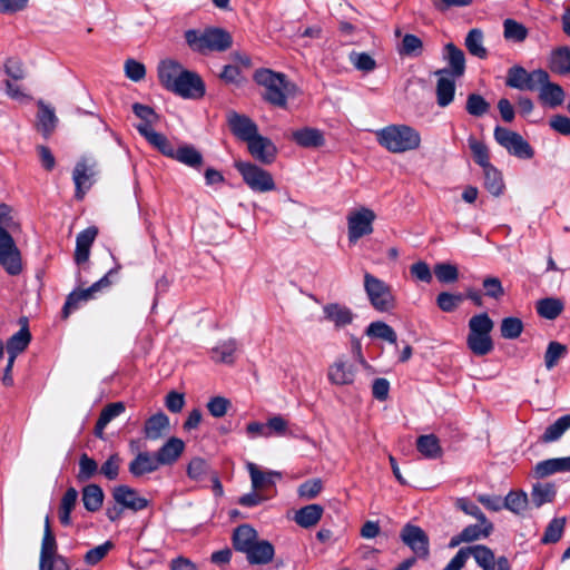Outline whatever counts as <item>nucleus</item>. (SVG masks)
I'll use <instances>...</instances> for the list:
<instances>
[{
  "label": "nucleus",
  "mask_w": 570,
  "mask_h": 570,
  "mask_svg": "<svg viewBox=\"0 0 570 570\" xmlns=\"http://www.w3.org/2000/svg\"><path fill=\"white\" fill-rule=\"evenodd\" d=\"M158 79L166 90L185 99H199L206 91L200 76L185 69L175 60H165L159 63Z\"/></svg>",
  "instance_id": "1"
},
{
  "label": "nucleus",
  "mask_w": 570,
  "mask_h": 570,
  "mask_svg": "<svg viewBox=\"0 0 570 570\" xmlns=\"http://www.w3.org/2000/svg\"><path fill=\"white\" fill-rule=\"evenodd\" d=\"M188 47L200 55L210 51L223 52L233 45V38L228 31L218 27H208L203 31L189 29L185 32Z\"/></svg>",
  "instance_id": "2"
},
{
  "label": "nucleus",
  "mask_w": 570,
  "mask_h": 570,
  "mask_svg": "<svg viewBox=\"0 0 570 570\" xmlns=\"http://www.w3.org/2000/svg\"><path fill=\"white\" fill-rule=\"evenodd\" d=\"M379 144L390 153L401 154L420 147L417 130L406 125H390L376 131Z\"/></svg>",
  "instance_id": "3"
},
{
  "label": "nucleus",
  "mask_w": 570,
  "mask_h": 570,
  "mask_svg": "<svg viewBox=\"0 0 570 570\" xmlns=\"http://www.w3.org/2000/svg\"><path fill=\"white\" fill-rule=\"evenodd\" d=\"M254 80L265 88L264 99L277 107H286L287 81L283 73L274 72L269 69H259L254 73Z\"/></svg>",
  "instance_id": "4"
},
{
  "label": "nucleus",
  "mask_w": 570,
  "mask_h": 570,
  "mask_svg": "<svg viewBox=\"0 0 570 570\" xmlns=\"http://www.w3.org/2000/svg\"><path fill=\"white\" fill-rule=\"evenodd\" d=\"M364 289L376 311L390 312L395 307V298L390 285L370 273L364 275Z\"/></svg>",
  "instance_id": "5"
},
{
  "label": "nucleus",
  "mask_w": 570,
  "mask_h": 570,
  "mask_svg": "<svg viewBox=\"0 0 570 570\" xmlns=\"http://www.w3.org/2000/svg\"><path fill=\"white\" fill-rule=\"evenodd\" d=\"M39 569H70L67 559L58 553V544L50 527L49 517L45 520Z\"/></svg>",
  "instance_id": "6"
},
{
  "label": "nucleus",
  "mask_w": 570,
  "mask_h": 570,
  "mask_svg": "<svg viewBox=\"0 0 570 570\" xmlns=\"http://www.w3.org/2000/svg\"><path fill=\"white\" fill-rule=\"evenodd\" d=\"M235 168L253 191L267 193L276 188L272 174L253 163L236 161Z\"/></svg>",
  "instance_id": "7"
},
{
  "label": "nucleus",
  "mask_w": 570,
  "mask_h": 570,
  "mask_svg": "<svg viewBox=\"0 0 570 570\" xmlns=\"http://www.w3.org/2000/svg\"><path fill=\"white\" fill-rule=\"evenodd\" d=\"M548 78L549 73L543 69L528 72L522 66L514 65L507 71L505 86L518 90L535 91Z\"/></svg>",
  "instance_id": "8"
},
{
  "label": "nucleus",
  "mask_w": 570,
  "mask_h": 570,
  "mask_svg": "<svg viewBox=\"0 0 570 570\" xmlns=\"http://www.w3.org/2000/svg\"><path fill=\"white\" fill-rule=\"evenodd\" d=\"M119 269L120 265H117L116 267L111 268L104 277L95 282L90 287L71 292L68 295L62 308L63 317L67 318L73 309H77L80 302H86L92 298L94 295L99 291L109 287L112 284L111 277L117 275Z\"/></svg>",
  "instance_id": "9"
},
{
  "label": "nucleus",
  "mask_w": 570,
  "mask_h": 570,
  "mask_svg": "<svg viewBox=\"0 0 570 570\" xmlns=\"http://www.w3.org/2000/svg\"><path fill=\"white\" fill-rule=\"evenodd\" d=\"M495 141L505 148L509 154L522 158L530 159L533 157V149L530 144L518 132L497 126L494 129Z\"/></svg>",
  "instance_id": "10"
},
{
  "label": "nucleus",
  "mask_w": 570,
  "mask_h": 570,
  "mask_svg": "<svg viewBox=\"0 0 570 570\" xmlns=\"http://www.w3.org/2000/svg\"><path fill=\"white\" fill-rule=\"evenodd\" d=\"M0 265L12 276L22 271L21 254L10 233L0 225Z\"/></svg>",
  "instance_id": "11"
},
{
  "label": "nucleus",
  "mask_w": 570,
  "mask_h": 570,
  "mask_svg": "<svg viewBox=\"0 0 570 570\" xmlns=\"http://www.w3.org/2000/svg\"><path fill=\"white\" fill-rule=\"evenodd\" d=\"M375 213L366 207L352 212L347 216L348 242L355 244L361 237L373 233Z\"/></svg>",
  "instance_id": "12"
},
{
  "label": "nucleus",
  "mask_w": 570,
  "mask_h": 570,
  "mask_svg": "<svg viewBox=\"0 0 570 570\" xmlns=\"http://www.w3.org/2000/svg\"><path fill=\"white\" fill-rule=\"evenodd\" d=\"M114 501L121 505L124 510L138 512L148 507L149 501L146 498L139 497L137 490L128 485H117L112 490Z\"/></svg>",
  "instance_id": "13"
},
{
  "label": "nucleus",
  "mask_w": 570,
  "mask_h": 570,
  "mask_svg": "<svg viewBox=\"0 0 570 570\" xmlns=\"http://www.w3.org/2000/svg\"><path fill=\"white\" fill-rule=\"evenodd\" d=\"M400 537L417 557L424 558L429 554V538L420 527L407 523Z\"/></svg>",
  "instance_id": "14"
},
{
  "label": "nucleus",
  "mask_w": 570,
  "mask_h": 570,
  "mask_svg": "<svg viewBox=\"0 0 570 570\" xmlns=\"http://www.w3.org/2000/svg\"><path fill=\"white\" fill-rule=\"evenodd\" d=\"M230 131L246 144L258 135L257 125L247 116L236 111H229L227 115Z\"/></svg>",
  "instance_id": "15"
},
{
  "label": "nucleus",
  "mask_w": 570,
  "mask_h": 570,
  "mask_svg": "<svg viewBox=\"0 0 570 570\" xmlns=\"http://www.w3.org/2000/svg\"><path fill=\"white\" fill-rule=\"evenodd\" d=\"M247 148L249 154L264 165L273 164L277 156V147L275 144L269 138L259 134L247 142Z\"/></svg>",
  "instance_id": "16"
},
{
  "label": "nucleus",
  "mask_w": 570,
  "mask_h": 570,
  "mask_svg": "<svg viewBox=\"0 0 570 570\" xmlns=\"http://www.w3.org/2000/svg\"><path fill=\"white\" fill-rule=\"evenodd\" d=\"M434 75L439 77L435 88L436 104L439 107L445 108L454 100L456 78L449 76L448 69H439Z\"/></svg>",
  "instance_id": "17"
},
{
  "label": "nucleus",
  "mask_w": 570,
  "mask_h": 570,
  "mask_svg": "<svg viewBox=\"0 0 570 570\" xmlns=\"http://www.w3.org/2000/svg\"><path fill=\"white\" fill-rule=\"evenodd\" d=\"M474 550L475 562L482 570H511L508 558L501 556L495 559L493 551L487 546Z\"/></svg>",
  "instance_id": "18"
},
{
  "label": "nucleus",
  "mask_w": 570,
  "mask_h": 570,
  "mask_svg": "<svg viewBox=\"0 0 570 570\" xmlns=\"http://www.w3.org/2000/svg\"><path fill=\"white\" fill-rule=\"evenodd\" d=\"M98 235V228L90 226L77 235L75 262L78 265L86 263L89 259L90 248Z\"/></svg>",
  "instance_id": "19"
},
{
  "label": "nucleus",
  "mask_w": 570,
  "mask_h": 570,
  "mask_svg": "<svg viewBox=\"0 0 570 570\" xmlns=\"http://www.w3.org/2000/svg\"><path fill=\"white\" fill-rule=\"evenodd\" d=\"M136 129L155 149L164 156L173 158L176 148L164 134L157 132L146 125L136 126Z\"/></svg>",
  "instance_id": "20"
},
{
  "label": "nucleus",
  "mask_w": 570,
  "mask_h": 570,
  "mask_svg": "<svg viewBox=\"0 0 570 570\" xmlns=\"http://www.w3.org/2000/svg\"><path fill=\"white\" fill-rule=\"evenodd\" d=\"M94 168L86 160L78 161L72 173V179L76 186V198L82 199L85 193L92 185Z\"/></svg>",
  "instance_id": "21"
},
{
  "label": "nucleus",
  "mask_w": 570,
  "mask_h": 570,
  "mask_svg": "<svg viewBox=\"0 0 570 570\" xmlns=\"http://www.w3.org/2000/svg\"><path fill=\"white\" fill-rule=\"evenodd\" d=\"M184 450V441L176 436H171L158 449L156 456L160 465H171L179 459Z\"/></svg>",
  "instance_id": "22"
},
{
  "label": "nucleus",
  "mask_w": 570,
  "mask_h": 570,
  "mask_svg": "<svg viewBox=\"0 0 570 570\" xmlns=\"http://www.w3.org/2000/svg\"><path fill=\"white\" fill-rule=\"evenodd\" d=\"M169 417L164 412H158L146 420L144 435L147 440L156 441L168 433Z\"/></svg>",
  "instance_id": "23"
},
{
  "label": "nucleus",
  "mask_w": 570,
  "mask_h": 570,
  "mask_svg": "<svg viewBox=\"0 0 570 570\" xmlns=\"http://www.w3.org/2000/svg\"><path fill=\"white\" fill-rule=\"evenodd\" d=\"M160 464L157 460L156 454L145 451L139 452L135 459L129 463V472L136 476H142L144 474L153 473L159 469Z\"/></svg>",
  "instance_id": "24"
},
{
  "label": "nucleus",
  "mask_w": 570,
  "mask_h": 570,
  "mask_svg": "<svg viewBox=\"0 0 570 570\" xmlns=\"http://www.w3.org/2000/svg\"><path fill=\"white\" fill-rule=\"evenodd\" d=\"M327 376L332 384L348 385L354 382L355 367L343 360H337L328 367Z\"/></svg>",
  "instance_id": "25"
},
{
  "label": "nucleus",
  "mask_w": 570,
  "mask_h": 570,
  "mask_svg": "<svg viewBox=\"0 0 570 570\" xmlns=\"http://www.w3.org/2000/svg\"><path fill=\"white\" fill-rule=\"evenodd\" d=\"M245 554L250 564H267L273 560L275 550L269 541L257 540Z\"/></svg>",
  "instance_id": "26"
},
{
  "label": "nucleus",
  "mask_w": 570,
  "mask_h": 570,
  "mask_svg": "<svg viewBox=\"0 0 570 570\" xmlns=\"http://www.w3.org/2000/svg\"><path fill=\"white\" fill-rule=\"evenodd\" d=\"M37 114V130L41 132L45 138H49L55 131L58 118L55 114V109L46 105L42 100L38 102Z\"/></svg>",
  "instance_id": "27"
},
{
  "label": "nucleus",
  "mask_w": 570,
  "mask_h": 570,
  "mask_svg": "<svg viewBox=\"0 0 570 570\" xmlns=\"http://www.w3.org/2000/svg\"><path fill=\"white\" fill-rule=\"evenodd\" d=\"M540 101L551 108L560 106L564 100V91L558 83L550 82V77L539 86Z\"/></svg>",
  "instance_id": "28"
},
{
  "label": "nucleus",
  "mask_w": 570,
  "mask_h": 570,
  "mask_svg": "<svg viewBox=\"0 0 570 570\" xmlns=\"http://www.w3.org/2000/svg\"><path fill=\"white\" fill-rule=\"evenodd\" d=\"M445 59L449 63L448 75L453 78L462 77L465 72L464 52L452 42L445 46Z\"/></svg>",
  "instance_id": "29"
},
{
  "label": "nucleus",
  "mask_w": 570,
  "mask_h": 570,
  "mask_svg": "<svg viewBox=\"0 0 570 570\" xmlns=\"http://www.w3.org/2000/svg\"><path fill=\"white\" fill-rule=\"evenodd\" d=\"M247 470L250 475L252 488L255 491L263 490L265 488L272 487L275 484L276 479H281L282 474L276 471H262L255 463L248 462Z\"/></svg>",
  "instance_id": "30"
},
{
  "label": "nucleus",
  "mask_w": 570,
  "mask_h": 570,
  "mask_svg": "<svg viewBox=\"0 0 570 570\" xmlns=\"http://www.w3.org/2000/svg\"><path fill=\"white\" fill-rule=\"evenodd\" d=\"M566 471H570V456L541 461L535 464L533 473L535 478L543 479L557 472Z\"/></svg>",
  "instance_id": "31"
},
{
  "label": "nucleus",
  "mask_w": 570,
  "mask_h": 570,
  "mask_svg": "<svg viewBox=\"0 0 570 570\" xmlns=\"http://www.w3.org/2000/svg\"><path fill=\"white\" fill-rule=\"evenodd\" d=\"M292 139L301 147L317 148L324 145L323 132L316 128L304 127L292 132Z\"/></svg>",
  "instance_id": "32"
},
{
  "label": "nucleus",
  "mask_w": 570,
  "mask_h": 570,
  "mask_svg": "<svg viewBox=\"0 0 570 570\" xmlns=\"http://www.w3.org/2000/svg\"><path fill=\"white\" fill-rule=\"evenodd\" d=\"M323 312L325 315V318L332 323L336 327H343L353 322L354 314L351 311V308L337 304V303H331L323 307Z\"/></svg>",
  "instance_id": "33"
},
{
  "label": "nucleus",
  "mask_w": 570,
  "mask_h": 570,
  "mask_svg": "<svg viewBox=\"0 0 570 570\" xmlns=\"http://www.w3.org/2000/svg\"><path fill=\"white\" fill-rule=\"evenodd\" d=\"M257 531L248 525L242 524L237 527L233 534V544L237 551L244 552L254 544L257 539Z\"/></svg>",
  "instance_id": "34"
},
{
  "label": "nucleus",
  "mask_w": 570,
  "mask_h": 570,
  "mask_svg": "<svg viewBox=\"0 0 570 570\" xmlns=\"http://www.w3.org/2000/svg\"><path fill=\"white\" fill-rule=\"evenodd\" d=\"M324 509L320 504H309L296 511L294 520L303 528L315 525L322 518Z\"/></svg>",
  "instance_id": "35"
},
{
  "label": "nucleus",
  "mask_w": 570,
  "mask_h": 570,
  "mask_svg": "<svg viewBox=\"0 0 570 570\" xmlns=\"http://www.w3.org/2000/svg\"><path fill=\"white\" fill-rule=\"evenodd\" d=\"M104 491L98 484H88L82 489V503L87 511L97 512L102 507Z\"/></svg>",
  "instance_id": "36"
},
{
  "label": "nucleus",
  "mask_w": 570,
  "mask_h": 570,
  "mask_svg": "<svg viewBox=\"0 0 570 570\" xmlns=\"http://www.w3.org/2000/svg\"><path fill=\"white\" fill-rule=\"evenodd\" d=\"M557 489L554 483H535L531 491V503L535 508H540L546 503H550L554 500Z\"/></svg>",
  "instance_id": "37"
},
{
  "label": "nucleus",
  "mask_w": 570,
  "mask_h": 570,
  "mask_svg": "<svg viewBox=\"0 0 570 570\" xmlns=\"http://www.w3.org/2000/svg\"><path fill=\"white\" fill-rule=\"evenodd\" d=\"M173 159L196 169L203 165L202 154L191 145H183L176 148Z\"/></svg>",
  "instance_id": "38"
},
{
  "label": "nucleus",
  "mask_w": 570,
  "mask_h": 570,
  "mask_svg": "<svg viewBox=\"0 0 570 570\" xmlns=\"http://www.w3.org/2000/svg\"><path fill=\"white\" fill-rule=\"evenodd\" d=\"M494 327L493 321L488 313H481L472 316L469 320V334L468 336L480 337L490 336Z\"/></svg>",
  "instance_id": "39"
},
{
  "label": "nucleus",
  "mask_w": 570,
  "mask_h": 570,
  "mask_svg": "<svg viewBox=\"0 0 570 570\" xmlns=\"http://www.w3.org/2000/svg\"><path fill=\"white\" fill-rule=\"evenodd\" d=\"M550 69L559 75L570 72V47L563 46L554 49L550 55Z\"/></svg>",
  "instance_id": "40"
},
{
  "label": "nucleus",
  "mask_w": 570,
  "mask_h": 570,
  "mask_svg": "<svg viewBox=\"0 0 570 570\" xmlns=\"http://www.w3.org/2000/svg\"><path fill=\"white\" fill-rule=\"evenodd\" d=\"M31 334L27 326L21 327L7 342V352L10 357L17 358L29 345Z\"/></svg>",
  "instance_id": "41"
},
{
  "label": "nucleus",
  "mask_w": 570,
  "mask_h": 570,
  "mask_svg": "<svg viewBox=\"0 0 570 570\" xmlns=\"http://www.w3.org/2000/svg\"><path fill=\"white\" fill-rule=\"evenodd\" d=\"M483 31L479 28H474L468 32L464 41L468 51L480 59H485L488 57V50L483 46Z\"/></svg>",
  "instance_id": "42"
},
{
  "label": "nucleus",
  "mask_w": 570,
  "mask_h": 570,
  "mask_svg": "<svg viewBox=\"0 0 570 570\" xmlns=\"http://www.w3.org/2000/svg\"><path fill=\"white\" fill-rule=\"evenodd\" d=\"M416 448L428 459H438L442 455L439 439L434 434L419 436Z\"/></svg>",
  "instance_id": "43"
},
{
  "label": "nucleus",
  "mask_w": 570,
  "mask_h": 570,
  "mask_svg": "<svg viewBox=\"0 0 570 570\" xmlns=\"http://www.w3.org/2000/svg\"><path fill=\"white\" fill-rule=\"evenodd\" d=\"M493 531V524L489 520L470 524L461 531V539L465 542H473L479 539L488 538Z\"/></svg>",
  "instance_id": "44"
},
{
  "label": "nucleus",
  "mask_w": 570,
  "mask_h": 570,
  "mask_svg": "<svg viewBox=\"0 0 570 570\" xmlns=\"http://www.w3.org/2000/svg\"><path fill=\"white\" fill-rule=\"evenodd\" d=\"M570 428V414L559 417L553 424L549 425L540 440L543 443L558 441L563 433Z\"/></svg>",
  "instance_id": "45"
},
{
  "label": "nucleus",
  "mask_w": 570,
  "mask_h": 570,
  "mask_svg": "<svg viewBox=\"0 0 570 570\" xmlns=\"http://www.w3.org/2000/svg\"><path fill=\"white\" fill-rule=\"evenodd\" d=\"M237 342L234 338L222 342L212 351V357L216 362L230 364L235 360Z\"/></svg>",
  "instance_id": "46"
},
{
  "label": "nucleus",
  "mask_w": 570,
  "mask_h": 570,
  "mask_svg": "<svg viewBox=\"0 0 570 570\" xmlns=\"http://www.w3.org/2000/svg\"><path fill=\"white\" fill-rule=\"evenodd\" d=\"M484 186L488 191L494 196H499L504 187L501 173L491 164L483 167Z\"/></svg>",
  "instance_id": "47"
},
{
  "label": "nucleus",
  "mask_w": 570,
  "mask_h": 570,
  "mask_svg": "<svg viewBox=\"0 0 570 570\" xmlns=\"http://www.w3.org/2000/svg\"><path fill=\"white\" fill-rule=\"evenodd\" d=\"M563 311V303L558 298H542L537 303V312L547 320L557 318Z\"/></svg>",
  "instance_id": "48"
},
{
  "label": "nucleus",
  "mask_w": 570,
  "mask_h": 570,
  "mask_svg": "<svg viewBox=\"0 0 570 570\" xmlns=\"http://www.w3.org/2000/svg\"><path fill=\"white\" fill-rule=\"evenodd\" d=\"M366 335L384 340L391 344H395L397 341L395 331L382 321L372 322L366 328Z\"/></svg>",
  "instance_id": "49"
},
{
  "label": "nucleus",
  "mask_w": 570,
  "mask_h": 570,
  "mask_svg": "<svg viewBox=\"0 0 570 570\" xmlns=\"http://www.w3.org/2000/svg\"><path fill=\"white\" fill-rule=\"evenodd\" d=\"M397 52L401 56L419 57L423 52V42L417 36L406 33L397 47Z\"/></svg>",
  "instance_id": "50"
},
{
  "label": "nucleus",
  "mask_w": 570,
  "mask_h": 570,
  "mask_svg": "<svg viewBox=\"0 0 570 570\" xmlns=\"http://www.w3.org/2000/svg\"><path fill=\"white\" fill-rule=\"evenodd\" d=\"M529 504V499L523 491H510L503 500V508L510 510L515 514H521L525 511Z\"/></svg>",
  "instance_id": "51"
},
{
  "label": "nucleus",
  "mask_w": 570,
  "mask_h": 570,
  "mask_svg": "<svg viewBox=\"0 0 570 570\" xmlns=\"http://www.w3.org/2000/svg\"><path fill=\"white\" fill-rule=\"evenodd\" d=\"M503 35L507 40L522 42L528 37V29L513 19H505L503 22Z\"/></svg>",
  "instance_id": "52"
},
{
  "label": "nucleus",
  "mask_w": 570,
  "mask_h": 570,
  "mask_svg": "<svg viewBox=\"0 0 570 570\" xmlns=\"http://www.w3.org/2000/svg\"><path fill=\"white\" fill-rule=\"evenodd\" d=\"M466 345L469 350L476 356H484L491 353L494 348L491 336L466 337Z\"/></svg>",
  "instance_id": "53"
},
{
  "label": "nucleus",
  "mask_w": 570,
  "mask_h": 570,
  "mask_svg": "<svg viewBox=\"0 0 570 570\" xmlns=\"http://www.w3.org/2000/svg\"><path fill=\"white\" fill-rule=\"evenodd\" d=\"M564 525L566 518L552 519L546 528L541 542L546 544L558 542L563 534Z\"/></svg>",
  "instance_id": "54"
},
{
  "label": "nucleus",
  "mask_w": 570,
  "mask_h": 570,
  "mask_svg": "<svg viewBox=\"0 0 570 570\" xmlns=\"http://www.w3.org/2000/svg\"><path fill=\"white\" fill-rule=\"evenodd\" d=\"M523 331V323L518 317H505L501 322L500 332L501 336L507 340L518 338Z\"/></svg>",
  "instance_id": "55"
},
{
  "label": "nucleus",
  "mask_w": 570,
  "mask_h": 570,
  "mask_svg": "<svg viewBox=\"0 0 570 570\" xmlns=\"http://www.w3.org/2000/svg\"><path fill=\"white\" fill-rule=\"evenodd\" d=\"M490 104L479 94H470L466 98L465 109L469 115L482 117L489 111Z\"/></svg>",
  "instance_id": "56"
},
{
  "label": "nucleus",
  "mask_w": 570,
  "mask_h": 570,
  "mask_svg": "<svg viewBox=\"0 0 570 570\" xmlns=\"http://www.w3.org/2000/svg\"><path fill=\"white\" fill-rule=\"evenodd\" d=\"M567 354V346L552 341L548 344L546 354H544V364L548 370H552L559 362L561 357Z\"/></svg>",
  "instance_id": "57"
},
{
  "label": "nucleus",
  "mask_w": 570,
  "mask_h": 570,
  "mask_svg": "<svg viewBox=\"0 0 570 570\" xmlns=\"http://www.w3.org/2000/svg\"><path fill=\"white\" fill-rule=\"evenodd\" d=\"M98 473V463L88 454L83 453L79 459V472L77 479L79 482H86Z\"/></svg>",
  "instance_id": "58"
},
{
  "label": "nucleus",
  "mask_w": 570,
  "mask_h": 570,
  "mask_svg": "<svg viewBox=\"0 0 570 570\" xmlns=\"http://www.w3.org/2000/svg\"><path fill=\"white\" fill-rule=\"evenodd\" d=\"M483 547V544H475L466 548H461L443 570H462L470 556H472L475 559L474 549Z\"/></svg>",
  "instance_id": "59"
},
{
  "label": "nucleus",
  "mask_w": 570,
  "mask_h": 570,
  "mask_svg": "<svg viewBox=\"0 0 570 570\" xmlns=\"http://www.w3.org/2000/svg\"><path fill=\"white\" fill-rule=\"evenodd\" d=\"M463 299V294H452L449 292H442L436 296V305L441 311L445 313H451L459 307Z\"/></svg>",
  "instance_id": "60"
},
{
  "label": "nucleus",
  "mask_w": 570,
  "mask_h": 570,
  "mask_svg": "<svg viewBox=\"0 0 570 570\" xmlns=\"http://www.w3.org/2000/svg\"><path fill=\"white\" fill-rule=\"evenodd\" d=\"M468 142L472 151L473 159L479 166L483 168L491 165L489 149L482 141L476 140L474 137H470Z\"/></svg>",
  "instance_id": "61"
},
{
  "label": "nucleus",
  "mask_w": 570,
  "mask_h": 570,
  "mask_svg": "<svg viewBox=\"0 0 570 570\" xmlns=\"http://www.w3.org/2000/svg\"><path fill=\"white\" fill-rule=\"evenodd\" d=\"M435 277L440 283L450 284L459 278L458 267L450 263H440L434 266Z\"/></svg>",
  "instance_id": "62"
},
{
  "label": "nucleus",
  "mask_w": 570,
  "mask_h": 570,
  "mask_svg": "<svg viewBox=\"0 0 570 570\" xmlns=\"http://www.w3.org/2000/svg\"><path fill=\"white\" fill-rule=\"evenodd\" d=\"M350 61L357 70L363 72H371L376 68L375 60L366 52L352 51Z\"/></svg>",
  "instance_id": "63"
},
{
  "label": "nucleus",
  "mask_w": 570,
  "mask_h": 570,
  "mask_svg": "<svg viewBox=\"0 0 570 570\" xmlns=\"http://www.w3.org/2000/svg\"><path fill=\"white\" fill-rule=\"evenodd\" d=\"M209 472V465L206 460L202 458H194L187 466V475L195 481H202Z\"/></svg>",
  "instance_id": "64"
}]
</instances>
